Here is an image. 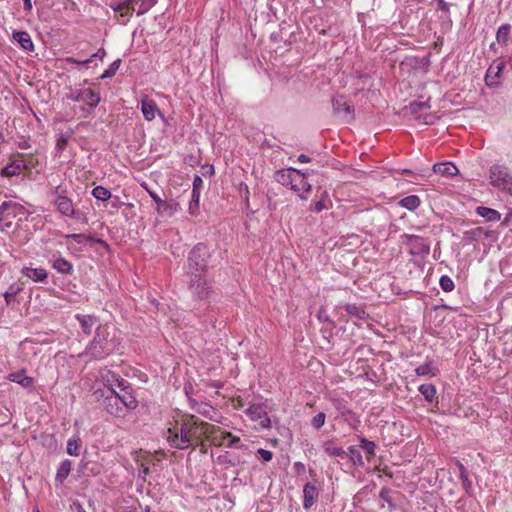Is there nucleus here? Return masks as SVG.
Returning <instances> with one entry per match:
<instances>
[{
  "label": "nucleus",
  "mask_w": 512,
  "mask_h": 512,
  "mask_svg": "<svg viewBox=\"0 0 512 512\" xmlns=\"http://www.w3.org/2000/svg\"><path fill=\"white\" fill-rule=\"evenodd\" d=\"M415 373L418 376H435L436 369H434L429 363L422 364L415 369Z\"/></svg>",
  "instance_id": "c03bdc74"
},
{
  "label": "nucleus",
  "mask_w": 512,
  "mask_h": 512,
  "mask_svg": "<svg viewBox=\"0 0 512 512\" xmlns=\"http://www.w3.org/2000/svg\"><path fill=\"white\" fill-rule=\"evenodd\" d=\"M489 183L503 193L512 195V174L502 164H493L489 168Z\"/></svg>",
  "instance_id": "39448f33"
},
{
  "label": "nucleus",
  "mask_w": 512,
  "mask_h": 512,
  "mask_svg": "<svg viewBox=\"0 0 512 512\" xmlns=\"http://www.w3.org/2000/svg\"><path fill=\"white\" fill-rule=\"evenodd\" d=\"M147 192L149 193V196L153 199V201L156 203L157 206H159V203H161L163 200L153 191L147 189Z\"/></svg>",
  "instance_id": "680f3d73"
},
{
  "label": "nucleus",
  "mask_w": 512,
  "mask_h": 512,
  "mask_svg": "<svg viewBox=\"0 0 512 512\" xmlns=\"http://www.w3.org/2000/svg\"><path fill=\"white\" fill-rule=\"evenodd\" d=\"M418 390L428 402H432L436 396V387L433 384H422Z\"/></svg>",
  "instance_id": "4c0bfd02"
},
{
  "label": "nucleus",
  "mask_w": 512,
  "mask_h": 512,
  "mask_svg": "<svg viewBox=\"0 0 512 512\" xmlns=\"http://www.w3.org/2000/svg\"><path fill=\"white\" fill-rule=\"evenodd\" d=\"M200 194L201 193L197 189L196 186H195V188H192L190 201H189V208H188V211L192 216L197 215L199 212Z\"/></svg>",
  "instance_id": "473e14b6"
},
{
  "label": "nucleus",
  "mask_w": 512,
  "mask_h": 512,
  "mask_svg": "<svg viewBox=\"0 0 512 512\" xmlns=\"http://www.w3.org/2000/svg\"><path fill=\"white\" fill-rule=\"evenodd\" d=\"M459 470H460V479L461 480L468 478L466 468L462 464H459Z\"/></svg>",
  "instance_id": "69168bd1"
},
{
  "label": "nucleus",
  "mask_w": 512,
  "mask_h": 512,
  "mask_svg": "<svg viewBox=\"0 0 512 512\" xmlns=\"http://www.w3.org/2000/svg\"><path fill=\"white\" fill-rule=\"evenodd\" d=\"M461 482L465 491L470 493L472 491V482L469 480V478H465L464 480H461Z\"/></svg>",
  "instance_id": "bf43d9fd"
},
{
  "label": "nucleus",
  "mask_w": 512,
  "mask_h": 512,
  "mask_svg": "<svg viewBox=\"0 0 512 512\" xmlns=\"http://www.w3.org/2000/svg\"><path fill=\"white\" fill-rule=\"evenodd\" d=\"M191 446L197 445L203 438L206 439L210 423L200 421L195 416L185 419Z\"/></svg>",
  "instance_id": "6e6552de"
},
{
  "label": "nucleus",
  "mask_w": 512,
  "mask_h": 512,
  "mask_svg": "<svg viewBox=\"0 0 512 512\" xmlns=\"http://www.w3.org/2000/svg\"><path fill=\"white\" fill-rule=\"evenodd\" d=\"M165 439L175 449L184 450L191 447L185 420L176 421L172 427H169L165 432Z\"/></svg>",
  "instance_id": "20e7f679"
},
{
  "label": "nucleus",
  "mask_w": 512,
  "mask_h": 512,
  "mask_svg": "<svg viewBox=\"0 0 512 512\" xmlns=\"http://www.w3.org/2000/svg\"><path fill=\"white\" fill-rule=\"evenodd\" d=\"M121 65V60L120 59H116L115 61H113L109 67L102 73V75L100 76V79H108V78H112L117 70L119 69Z\"/></svg>",
  "instance_id": "37998d69"
},
{
  "label": "nucleus",
  "mask_w": 512,
  "mask_h": 512,
  "mask_svg": "<svg viewBox=\"0 0 512 512\" xmlns=\"http://www.w3.org/2000/svg\"><path fill=\"white\" fill-rule=\"evenodd\" d=\"M49 263L60 274L69 275L73 272V264L62 256L49 259Z\"/></svg>",
  "instance_id": "4be33fe9"
},
{
  "label": "nucleus",
  "mask_w": 512,
  "mask_h": 512,
  "mask_svg": "<svg viewBox=\"0 0 512 512\" xmlns=\"http://www.w3.org/2000/svg\"><path fill=\"white\" fill-rule=\"evenodd\" d=\"M66 62L69 63V64H74V65H87L89 63H91V59L90 58H86V59H78V58H74V57H68L66 58Z\"/></svg>",
  "instance_id": "864d4df0"
},
{
  "label": "nucleus",
  "mask_w": 512,
  "mask_h": 512,
  "mask_svg": "<svg viewBox=\"0 0 512 512\" xmlns=\"http://www.w3.org/2000/svg\"><path fill=\"white\" fill-rule=\"evenodd\" d=\"M433 171L443 176H454L458 173V168L452 162L436 163Z\"/></svg>",
  "instance_id": "cd10ccee"
},
{
  "label": "nucleus",
  "mask_w": 512,
  "mask_h": 512,
  "mask_svg": "<svg viewBox=\"0 0 512 512\" xmlns=\"http://www.w3.org/2000/svg\"><path fill=\"white\" fill-rule=\"evenodd\" d=\"M141 112L146 121H152L156 114L163 117L156 102L153 99H149L147 96L141 99Z\"/></svg>",
  "instance_id": "f3484780"
},
{
  "label": "nucleus",
  "mask_w": 512,
  "mask_h": 512,
  "mask_svg": "<svg viewBox=\"0 0 512 512\" xmlns=\"http://www.w3.org/2000/svg\"><path fill=\"white\" fill-rule=\"evenodd\" d=\"M82 441L79 435H73L67 441L66 452L70 456H78L80 454Z\"/></svg>",
  "instance_id": "7c9ffc66"
},
{
  "label": "nucleus",
  "mask_w": 512,
  "mask_h": 512,
  "mask_svg": "<svg viewBox=\"0 0 512 512\" xmlns=\"http://www.w3.org/2000/svg\"><path fill=\"white\" fill-rule=\"evenodd\" d=\"M428 108V105L426 102H415L411 104V110L413 112H416L417 110H422Z\"/></svg>",
  "instance_id": "4d7b16f0"
},
{
  "label": "nucleus",
  "mask_w": 512,
  "mask_h": 512,
  "mask_svg": "<svg viewBox=\"0 0 512 512\" xmlns=\"http://www.w3.org/2000/svg\"><path fill=\"white\" fill-rule=\"evenodd\" d=\"M348 454L350 461L354 466L362 467L364 466V461L361 452L355 446H350L348 448Z\"/></svg>",
  "instance_id": "58836bf2"
},
{
  "label": "nucleus",
  "mask_w": 512,
  "mask_h": 512,
  "mask_svg": "<svg viewBox=\"0 0 512 512\" xmlns=\"http://www.w3.org/2000/svg\"><path fill=\"white\" fill-rule=\"evenodd\" d=\"M19 205L12 201H4L0 204V223L9 216H15Z\"/></svg>",
  "instance_id": "c756f323"
},
{
  "label": "nucleus",
  "mask_w": 512,
  "mask_h": 512,
  "mask_svg": "<svg viewBox=\"0 0 512 512\" xmlns=\"http://www.w3.org/2000/svg\"><path fill=\"white\" fill-rule=\"evenodd\" d=\"M71 132L70 133H60L57 135L56 137V149L58 151H62L65 149L70 137H71Z\"/></svg>",
  "instance_id": "49530a36"
},
{
  "label": "nucleus",
  "mask_w": 512,
  "mask_h": 512,
  "mask_svg": "<svg viewBox=\"0 0 512 512\" xmlns=\"http://www.w3.org/2000/svg\"><path fill=\"white\" fill-rule=\"evenodd\" d=\"M13 40L17 42V44L25 51H33L34 50V44L31 39V36L26 31H14L13 32Z\"/></svg>",
  "instance_id": "5701e85b"
},
{
  "label": "nucleus",
  "mask_w": 512,
  "mask_h": 512,
  "mask_svg": "<svg viewBox=\"0 0 512 512\" xmlns=\"http://www.w3.org/2000/svg\"><path fill=\"white\" fill-rule=\"evenodd\" d=\"M438 2V9L443 12H449L450 10V4L445 2L444 0H437Z\"/></svg>",
  "instance_id": "13d9d810"
},
{
  "label": "nucleus",
  "mask_w": 512,
  "mask_h": 512,
  "mask_svg": "<svg viewBox=\"0 0 512 512\" xmlns=\"http://www.w3.org/2000/svg\"><path fill=\"white\" fill-rule=\"evenodd\" d=\"M246 415L252 421H257L261 428H269L271 425L270 418L267 415L266 408L263 403H252L245 410Z\"/></svg>",
  "instance_id": "9d476101"
},
{
  "label": "nucleus",
  "mask_w": 512,
  "mask_h": 512,
  "mask_svg": "<svg viewBox=\"0 0 512 512\" xmlns=\"http://www.w3.org/2000/svg\"><path fill=\"white\" fill-rule=\"evenodd\" d=\"M71 468L72 462L69 459H65L60 463L55 475V483L57 485H62L64 483L71 471Z\"/></svg>",
  "instance_id": "a878e982"
},
{
  "label": "nucleus",
  "mask_w": 512,
  "mask_h": 512,
  "mask_svg": "<svg viewBox=\"0 0 512 512\" xmlns=\"http://www.w3.org/2000/svg\"><path fill=\"white\" fill-rule=\"evenodd\" d=\"M298 161L301 163H308V162H310V158L305 154H300L298 156Z\"/></svg>",
  "instance_id": "774afa93"
},
{
  "label": "nucleus",
  "mask_w": 512,
  "mask_h": 512,
  "mask_svg": "<svg viewBox=\"0 0 512 512\" xmlns=\"http://www.w3.org/2000/svg\"><path fill=\"white\" fill-rule=\"evenodd\" d=\"M207 409H208L207 404H199V406L197 408H195L196 412H198L199 414H202L204 416H207Z\"/></svg>",
  "instance_id": "e2e57ef3"
},
{
  "label": "nucleus",
  "mask_w": 512,
  "mask_h": 512,
  "mask_svg": "<svg viewBox=\"0 0 512 512\" xmlns=\"http://www.w3.org/2000/svg\"><path fill=\"white\" fill-rule=\"evenodd\" d=\"M83 93H84L83 102H85L91 108L96 107L100 103V100H101L100 96L94 90L88 88L86 90H83Z\"/></svg>",
  "instance_id": "e433bc0d"
},
{
  "label": "nucleus",
  "mask_w": 512,
  "mask_h": 512,
  "mask_svg": "<svg viewBox=\"0 0 512 512\" xmlns=\"http://www.w3.org/2000/svg\"><path fill=\"white\" fill-rule=\"evenodd\" d=\"M179 209H180V205L174 200H171V201L163 200L161 203H159V206L156 207V210L160 215H167V216L174 215L176 212L179 211Z\"/></svg>",
  "instance_id": "bb28decb"
},
{
  "label": "nucleus",
  "mask_w": 512,
  "mask_h": 512,
  "mask_svg": "<svg viewBox=\"0 0 512 512\" xmlns=\"http://www.w3.org/2000/svg\"><path fill=\"white\" fill-rule=\"evenodd\" d=\"M52 196L54 205L57 208V211L69 218L77 219L79 218V212L75 209V206L70 198L66 196V190L62 189L60 186H57L52 191Z\"/></svg>",
  "instance_id": "423d86ee"
},
{
  "label": "nucleus",
  "mask_w": 512,
  "mask_h": 512,
  "mask_svg": "<svg viewBox=\"0 0 512 512\" xmlns=\"http://www.w3.org/2000/svg\"><path fill=\"white\" fill-rule=\"evenodd\" d=\"M360 448L366 453V458L370 461L375 455L376 445L374 442L367 440L366 438L359 437Z\"/></svg>",
  "instance_id": "c9c22d12"
},
{
  "label": "nucleus",
  "mask_w": 512,
  "mask_h": 512,
  "mask_svg": "<svg viewBox=\"0 0 512 512\" xmlns=\"http://www.w3.org/2000/svg\"><path fill=\"white\" fill-rule=\"evenodd\" d=\"M319 492L316 486L308 482L303 488V507L304 509H310L318 500Z\"/></svg>",
  "instance_id": "a211bd4d"
},
{
  "label": "nucleus",
  "mask_w": 512,
  "mask_h": 512,
  "mask_svg": "<svg viewBox=\"0 0 512 512\" xmlns=\"http://www.w3.org/2000/svg\"><path fill=\"white\" fill-rule=\"evenodd\" d=\"M420 198L416 195H409L399 201V205L407 210L413 211L420 206Z\"/></svg>",
  "instance_id": "72a5a7b5"
},
{
  "label": "nucleus",
  "mask_w": 512,
  "mask_h": 512,
  "mask_svg": "<svg viewBox=\"0 0 512 512\" xmlns=\"http://www.w3.org/2000/svg\"><path fill=\"white\" fill-rule=\"evenodd\" d=\"M345 310L348 314L355 316L360 320H364L368 316L365 310L356 304H346Z\"/></svg>",
  "instance_id": "ea45409f"
},
{
  "label": "nucleus",
  "mask_w": 512,
  "mask_h": 512,
  "mask_svg": "<svg viewBox=\"0 0 512 512\" xmlns=\"http://www.w3.org/2000/svg\"><path fill=\"white\" fill-rule=\"evenodd\" d=\"M275 179L281 185L289 186L301 199H308L312 187L301 171L294 168L282 169L276 172Z\"/></svg>",
  "instance_id": "7ed1b4c3"
},
{
  "label": "nucleus",
  "mask_w": 512,
  "mask_h": 512,
  "mask_svg": "<svg viewBox=\"0 0 512 512\" xmlns=\"http://www.w3.org/2000/svg\"><path fill=\"white\" fill-rule=\"evenodd\" d=\"M92 195L95 199L102 202H105L111 198V192L103 186H96L93 188Z\"/></svg>",
  "instance_id": "79ce46f5"
},
{
  "label": "nucleus",
  "mask_w": 512,
  "mask_h": 512,
  "mask_svg": "<svg viewBox=\"0 0 512 512\" xmlns=\"http://www.w3.org/2000/svg\"><path fill=\"white\" fill-rule=\"evenodd\" d=\"M333 110L336 115L346 121L353 119L354 109L348 100L342 96H336L332 99Z\"/></svg>",
  "instance_id": "f8f14e48"
},
{
  "label": "nucleus",
  "mask_w": 512,
  "mask_h": 512,
  "mask_svg": "<svg viewBox=\"0 0 512 512\" xmlns=\"http://www.w3.org/2000/svg\"><path fill=\"white\" fill-rule=\"evenodd\" d=\"M28 168L24 160V154L4 166L0 172L2 177H12L20 175L25 169Z\"/></svg>",
  "instance_id": "4468645a"
},
{
  "label": "nucleus",
  "mask_w": 512,
  "mask_h": 512,
  "mask_svg": "<svg viewBox=\"0 0 512 512\" xmlns=\"http://www.w3.org/2000/svg\"><path fill=\"white\" fill-rule=\"evenodd\" d=\"M331 207V201L327 195V193H323L320 200L316 201L312 205V210L316 213H319L323 210H327Z\"/></svg>",
  "instance_id": "a19ab883"
},
{
  "label": "nucleus",
  "mask_w": 512,
  "mask_h": 512,
  "mask_svg": "<svg viewBox=\"0 0 512 512\" xmlns=\"http://www.w3.org/2000/svg\"><path fill=\"white\" fill-rule=\"evenodd\" d=\"M120 344L121 339L118 337L114 327L107 324H98L95 335L86 346L83 355L93 360H102L117 352Z\"/></svg>",
  "instance_id": "f257e3e1"
},
{
  "label": "nucleus",
  "mask_w": 512,
  "mask_h": 512,
  "mask_svg": "<svg viewBox=\"0 0 512 512\" xmlns=\"http://www.w3.org/2000/svg\"><path fill=\"white\" fill-rule=\"evenodd\" d=\"M439 285L445 292H451L455 288L453 280L447 275L440 277Z\"/></svg>",
  "instance_id": "de8ad7c7"
},
{
  "label": "nucleus",
  "mask_w": 512,
  "mask_h": 512,
  "mask_svg": "<svg viewBox=\"0 0 512 512\" xmlns=\"http://www.w3.org/2000/svg\"><path fill=\"white\" fill-rule=\"evenodd\" d=\"M24 3V10L25 11H31L32 10V1L31 0H23Z\"/></svg>",
  "instance_id": "338daca9"
},
{
  "label": "nucleus",
  "mask_w": 512,
  "mask_h": 512,
  "mask_svg": "<svg viewBox=\"0 0 512 512\" xmlns=\"http://www.w3.org/2000/svg\"><path fill=\"white\" fill-rule=\"evenodd\" d=\"M6 379H8L11 382L17 383L26 389L32 388L33 383H34L33 378L30 376H27L25 370H19L16 372L9 373L6 376Z\"/></svg>",
  "instance_id": "412c9836"
},
{
  "label": "nucleus",
  "mask_w": 512,
  "mask_h": 512,
  "mask_svg": "<svg viewBox=\"0 0 512 512\" xmlns=\"http://www.w3.org/2000/svg\"><path fill=\"white\" fill-rule=\"evenodd\" d=\"M65 238L67 240H74L76 243L80 245H83L86 243V241L90 240L89 237L82 233L67 234L65 235Z\"/></svg>",
  "instance_id": "8fccbe9b"
},
{
  "label": "nucleus",
  "mask_w": 512,
  "mask_h": 512,
  "mask_svg": "<svg viewBox=\"0 0 512 512\" xmlns=\"http://www.w3.org/2000/svg\"><path fill=\"white\" fill-rule=\"evenodd\" d=\"M325 420H326V415L325 413L323 412H319L317 413L311 420V425L315 428V429H320L324 424H325Z\"/></svg>",
  "instance_id": "09e8293b"
},
{
  "label": "nucleus",
  "mask_w": 512,
  "mask_h": 512,
  "mask_svg": "<svg viewBox=\"0 0 512 512\" xmlns=\"http://www.w3.org/2000/svg\"><path fill=\"white\" fill-rule=\"evenodd\" d=\"M22 291V287L17 284L13 283L11 284L8 289L4 292L3 296L5 299L6 304L12 305L15 303L16 296Z\"/></svg>",
  "instance_id": "2f4dec72"
},
{
  "label": "nucleus",
  "mask_w": 512,
  "mask_h": 512,
  "mask_svg": "<svg viewBox=\"0 0 512 512\" xmlns=\"http://www.w3.org/2000/svg\"><path fill=\"white\" fill-rule=\"evenodd\" d=\"M202 183V179L199 176H195L193 180V188H195L196 185L197 189L201 192Z\"/></svg>",
  "instance_id": "0e129e2a"
},
{
  "label": "nucleus",
  "mask_w": 512,
  "mask_h": 512,
  "mask_svg": "<svg viewBox=\"0 0 512 512\" xmlns=\"http://www.w3.org/2000/svg\"><path fill=\"white\" fill-rule=\"evenodd\" d=\"M228 448H236L241 449L242 445L240 444V438L237 436H234L230 433V437H227V440L225 442V445Z\"/></svg>",
  "instance_id": "603ef678"
},
{
  "label": "nucleus",
  "mask_w": 512,
  "mask_h": 512,
  "mask_svg": "<svg viewBox=\"0 0 512 512\" xmlns=\"http://www.w3.org/2000/svg\"><path fill=\"white\" fill-rule=\"evenodd\" d=\"M511 26L509 24L501 25L496 33V39L499 43H506Z\"/></svg>",
  "instance_id": "a18cd8bd"
},
{
  "label": "nucleus",
  "mask_w": 512,
  "mask_h": 512,
  "mask_svg": "<svg viewBox=\"0 0 512 512\" xmlns=\"http://www.w3.org/2000/svg\"><path fill=\"white\" fill-rule=\"evenodd\" d=\"M475 212L488 222H498L501 219V214L497 210L486 206H478Z\"/></svg>",
  "instance_id": "393cba45"
},
{
  "label": "nucleus",
  "mask_w": 512,
  "mask_h": 512,
  "mask_svg": "<svg viewBox=\"0 0 512 512\" xmlns=\"http://www.w3.org/2000/svg\"><path fill=\"white\" fill-rule=\"evenodd\" d=\"M209 249L205 244L199 243L189 253V266L196 271H203L208 265Z\"/></svg>",
  "instance_id": "1a4fd4ad"
},
{
  "label": "nucleus",
  "mask_w": 512,
  "mask_h": 512,
  "mask_svg": "<svg viewBox=\"0 0 512 512\" xmlns=\"http://www.w3.org/2000/svg\"><path fill=\"white\" fill-rule=\"evenodd\" d=\"M67 97H68V99L72 100L73 102H80V101H83V99H84V93H83V90H78V91L72 92Z\"/></svg>",
  "instance_id": "5fc2aeb1"
},
{
  "label": "nucleus",
  "mask_w": 512,
  "mask_h": 512,
  "mask_svg": "<svg viewBox=\"0 0 512 512\" xmlns=\"http://www.w3.org/2000/svg\"><path fill=\"white\" fill-rule=\"evenodd\" d=\"M323 450L329 456L343 458L347 455V452L341 446H338L333 440L325 441L323 443Z\"/></svg>",
  "instance_id": "c85d7f7f"
},
{
  "label": "nucleus",
  "mask_w": 512,
  "mask_h": 512,
  "mask_svg": "<svg viewBox=\"0 0 512 512\" xmlns=\"http://www.w3.org/2000/svg\"><path fill=\"white\" fill-rule=\"evenodd\" d=\"M227 437H230V433L224 431L219 426H215L213 424L209 425V430L207 433L206 439L211 442L214 446H224L227 440Z\"/></svg>",
  "instance_id": "2eb2a0df"
},
{
  "label": "nucleus",
  "mask_w": 512,
  "mask_h": 512,
  "mask_svg": "<svg viewBox=\"0 0 512 512\" xmlns=\"http://www.w3.org/2000/svg\"><path fill=\"white\" fill-rule=\"evenodd\" d=\"M341 416L343 417L344 421L353 429H358V427L360 426V419L359 417L353 413L351 410L349 409H343L341 411Z\"/></svg>",
  "instance_id": "f704fd0d"
},
{
  "label": "nucleus",
  "mask_w": 512,
  "mask_h": 512,
  "mask_svg": "<svg viewBox=\"0 0 512 512\" xmlns=\"http://www.w3.org/2000/svg\"><path fill=\"white\" fill-rule=\"evenodd\" d=\"M190 290L197 299H206L211 293V285L201 275H194L190 281Z\"/></svg>",
  "instance_id": "9b49d317"
},
{
  "label": "nucleus",
  "mask_w": 512,
  "mask_h": 512,
  "mask_svg": "<svg viewBox=\"0 0 512 512\" xmlns=\"http://www.w3.org/2000/svg\"><path fill=\"white\" fill-rule=\"evenodd\" d=\"M97 385H102L104 387L102 390L105 392V394L116 391V388H119L120 390L128 386L127 381L120 378L119 375L106 368L99 371V375L96 379V386Z\"/></svg>",
  "instance_id": "0eeeda50"
},
{
  "label": "nucleus",
  "mask_w": 512,
  "mask_h": 512,
  "mask_svg": "<svg viewBox=\"0 0 512 512\" xmlns=\"http://www.w3.org/2000/svg\"><path fill=\"white\" fill-rule=\"evenodd\" d=\"M504 67L505 64L503 61H495L490 65L485 75V83L488 87L498 86L499 82L497 79Z\"/></svg>",
  "instance_id": "dca6fc26"
},
{
  "label": "nucleus",
  "mask_w": 512,
  "mask_h": 512,
  "mask_svg": "<svg viewBox=\"0 0 512 512\" xmlns=\"http://www.w3.org/2000/svg\"><path fill=\"white\" fill-rule=\"evenodd\" d=\"M105 55L106 51L103 48H100L96 53L91 55L90 59L92 60L93 58H99L102 61Z\"/></svg>",
  "instance_id": "052dcab7"
},
{
  "label": "nucleus",
  "mask_w": 512,
  "mask_h": 512,
  "mask_svg": "<svg viewBox=\"0 0 512 512\" xmlns=\"http://www.w3.org/2000/svg\"><path fill=\"white\" fill-rule=\"evenodd\" d=\"M93 394L96 400H102L106 412L114 417H125L138 406V401L129 386L108 394L101 388H95Z\"/></svg>",
  "instance_id": "f03ea898"
},
{
  "label": "nucleus",
  "mask_w": 512,
  "mask_h": 512,
  "mask_svg": "<svg viewBox=\"0 0 512 512\" xmlns=\"http://www.w3.org/2000/svg\"><path fill=\"white\" fill-rule=\"evenodd\" d=\"M21 273L33 282H46L48 278L47 270L41 267L26 266L22 268Z\"/></svg>",
  "instance_id": "6ab92c4d"
},
{
  "label": "nucleus",
  "mask_w": 512,
  "mask_h": 512,
  "mask_svg": "<svg viewBox=\"0 0 512 512\" xmlns=\"http://www.w3.org/2000/svg\"><path fill=\"white\" fill-rule=\"evenodd\" d=\"M137 0H112L110 7L122 17H130L134 11L133 3Z\"/></svg>",
  "instance_id": "aec40b11"
},
{
  "label": "nucleus",
  "mask_w": 512,
  "mask_h": 512,
  "mask_svg": "<svg viewBox=\"0 0 512 512\" xmlns=\"http://www.w3.org/2000/svg\"><path fill=\"white\" fill-rule=\"evenodd\" d=\"M406 244L409 246V252L412 255H425L430 251V246L426 240L417 235H404Z\"/></svg>",
  "instance_id": "ddd939ff"
},
{
  "label": "nucleus",
  "mask_w": 512,
  "mask_h": 512,
  "mask_svg": "<svg viewBox=\"0 0 512 512\" xmlns=\"http://www.w3.org/2000/svg\"><path fill=\"white\" fill-rule=\"evenodd\" d=\"M317 318L320 322H330V318L324 308H320L317 313Z\"/></svg>",
  "instance_id": "6e6d98bb"
},
{
  "label": "nucleus",
  "mask_w": 512,
  "mask_h": 512,
  "mask_svg": "<svg viewBox=\"0 0 512 512\" xmlns=\"http://www.w3.org/2000/svg\"><path fill=\"white\" fill-rule=\"evenodd\" d=\"M257 458L260 459L262 462L267 463L272 460L273 453L269 450L259 448L256 452Z\"/></svg>",
  "instance_id": "3c124183"
},
{
  "label": "nucleus",
  "mask_w": 512,
  "mask_h": 512,
  "mask_svg": "<svg viewBox=\"0 0 512 512\" xmlns=\"http://www.w3.org/2000/svg\"><path fill=\"white\" fill-rule=\"evenodd\" d=\"M75 318L78 320L82 331L87 335L92 332L98 322V319L93 315L76 314Z\"/></svg>",
  "instance_id": "b1692460"
}]
</instances>
